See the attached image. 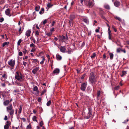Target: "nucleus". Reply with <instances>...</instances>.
Returning a JSON list of instances; mask_svg holds the SVG:
<instances>
[{
    "mask_svg": "<svg viewBox=\"0 0 129 129\" xmlns=\"http://www.w3.org/2000/svg\"><path fill=\"white\" fill-rule=\"evenodd\" d=\"M100 15L101 16L103 19H105V17L104 16V11L102 10V9H101L100 10Z\"/></svg>",
    "mask_w": 129,
    "mask_h": 129,
    "instance_id": "11",
    "label": "nucleus"
},
{
    "mask_svg": "<svg viewBox=\"0 0 129 129\" xmlns=\"http://www.w3.org/2000/svg\"><path fill=\"white\" fill-rule=\"evenodd\" d=\"M56 58L57 60H61L62 59L61 56L58 54H56Z\"/></svg>",
    "mask_w": 129,
    "mask_h": 129,
    "instance_id": "17",
    "label": "nucleus"
},
{
    "mask_svg": "<svg viewBox=\"0 0 129 129\" xmlns=\"http://www.w3.org/2000/svg\"><path fill=\"white\" fill-rule=\"evenodd\" d=\"M4 18L3 17H2L0 18V22H2L4 21Z\"/></svg>",
    "mask_w": 129,
    "mask_h": 129,
    "instance_id": "51",
    "label": "nucleus"
},
{
    "mask_svg": "<svg viewBox=\"0 0 129 129\" xmlns=\"http://www.w3.org/2000/svg\"><path fill=\"white\" fill-rule=\"evenodd\" d=\"M43 125V121H41L40 123V125L41 127H42V125Z\"/></svg>",
    "mask_w": 129,
    "mask_h": 129,
    "instance_id": "49",
    "label": "nucleus"
},
{
    "mask_svg": "<svg viewBox=\"0 0 129 129\" xmlns=\"http://www.w3.org/2000/svg\"><path fill=\"white\" fill-rule=\"evenodd\" d=\"M22 75L20 72L19 74V72L18 71H17L16 72L15 78L18 81H20L21 79L22 78Z\"/></svg>",
    "mask_w": 129,
    "mask_h": 129,
    "instance_id": "3",
    "label": "nucleus"
},
{
    "mask_svg": "<svg viewBox=\"0 0 129 129\" xmlns=\"http://www.w3.org/2000/svg\"><path fill=\"white\" fill-rule=\"evenodd\" d=\"M33 90L34 91H37L38 90V88L36 86H35L34 87Z\"/></svg>",
    "mask_w": 129,
    "mask_h": 129,
    "instance_id": "37",
    "label": "nucleus"
},
{
    "mask_svg": "<svg viewBox=\"0 0 129 129\" xmlns=\"http://www.w3.org/2000/svg\"><path fill=\"white\" fill-rule=\"evenodd\" d=\"M105 9L107 10H109L110 9V6L108 5H105Z\"/></svg>",
    "mask_w": 129,
    "mask_h": 129,
    "instance_id": "35",
    "label": "nucleus"
},
{
    "mask_svg": "<svg viewBox=\"0 0 129 129\" xmlns=\"http://www.w3.org/2000/svg\"><path fill=\"white\" fill-rule=\"evenodd\" d=\"M42 99L40 98H39L38 99V101L39 102H40L41 101Z\"/></svg>",
    "mask_w": 129,
    "mask_h": 129,
    "instance_id": "64",
    "label": "nucleus"
},
{
    "mask_svg": "<svg viewBox=\"0 0 129 129\" xmlns=\"http://www.w3.org/2000/svg\"><path fill=\"white\" fill-rule=\"evenodd\" d=\"M39 32L38 31H36L35 33V35L36 36L39 35Z\"/></svg>",
    "mask_w": 129,
    "mask_h": 129,
    "instance_id": "55",
    "label": "nucleus"
},
{
    "mask_svg": "<svg viewBox=\"0 0 129 129\" xmlns=\"http://www.w3.org/2000/svg\"><path fill=\"white\" fill-rule=\"evenodd\" d=\"M111 30L108 31V33L109 35V39L112 40V35L111 34Z\"/></svg>",
    "mask_w": 129,
    "mask_h": 129,
    "instance_id": "23",
    "label": "nucleus"
},
{
    "mask_svg": "<svg viewBox=\"0 0 129 129\" xmlns=\"http://www.w3.org/2000/svg\"><path fill=\"white\" fill-rule=\"evenodd\" d=\"M89 80L90 83L92 84V86H94L93 84H95L96 82L97 81L96 77H95L92 78H89Z\"/></svg>",
    "mask_w": 129,
    "mask_h": 129,
    "instance_id": "4",
    "label": "nucleus"
},
{
    "mask_svg": "<svg viewBox=\"0 0 129 129\" xmlns=\"http://www.w3.org/2000/svg\"><path fill=\"white\" fill-rule=\"evenodd\" d=\"M121 50V48H117L116 49V52L117 53H120Z\"/></svg>",
    "mask_w": 129,
    "mask_h": 129,
    "instance_id": "39",
    "label": "nucleus"
},
{
    "mask_svg": "<svg viewBox=\"0 0 129 129\" xmlns=\"http://www.w3.org/2000/svg\"><path fill=\"white\" fill-rule=\"evenodd\" d=\"M44 12V8H42L41 10L39 12V13L40 14H43Z\"/></svg>",
    "mask_w": 129,
    "mask_h": 129,
    "instance_id": "22",
    "label": "nucleus"
},
{
    "mask_svg": "<svg viewBox=\"0 0 129 129\" xmlns=\"http://www.w3.org/2000/svg\"><path fill=\"white\" fill-rule=\"evenodd\" d=\"M114 18L118 20L120 22H121L122 21V20L119 17L116 16L114 17Z\"/></svg>",
    "mask_w": 129,
    "mask_h": 129,
    "instance_id": "31",
    "label": "nucleus"
},
{
    "mask_svg": "<svg viewBox=\"0 0 129 129\" xmlns=\"http://www.w3.org/2000/svg\"><path fill=\"white\" fill-rule=\"evenodd\" d=\"M101 93V91L100 90H98L97 91V93L96 95L97 98L98 99L99 98L100 96V95Z\"/></svg>",
    "mask_w": 129,
    "mask_h": 129,
    "instance_id": "25",
    "label": "nucleus"
},
{
    "mask_svg": "<svg viewBox=\"0 0 129 129\" xmlns=\"http://www.w3.org/2000/svg\"><path fill=\"white\" fill-rule=\"evenodd\" d=\"M60 72V70L59 69H56L53 72V73L56 74H58Z\"/></svg>",
    "mask_w": 129,
    "mask_h": 129,
    "instance_id": "15",
    "label": "nucleus"
},
{
    "mask_svg": "<svg viewBox=\"0 0 129 129\" xmlns=\"http://www.w3.org/2000/svg\"><path fill=\"white\" fill-rule=\"evenodd\" d=\"M10 101L9 100L5 101L4 102V104L5 106L7 105L9 103Z\"/></svg>",
    "mask_w": 129,
    "mask_h": 129,
    "instance_id": "19",
    "label": "nucleus"
},
{
    "mask_svg": "<svg viewBox=\"0 0 129 129\" xmlns=\"http://www.w3.org/2000/svg\"><path fill=\"white\" fill-rule=\"evenodd\" d=\"M58 37L59 38V41H60L62 43L65 42L66 41H67L69 39L68 37L67 36V34L66 35V37L62 35H59Z\"/></svg>",
    "mask_w": 129,
    "mask_h": 129,
    "instance_id": "2",
    "label": "nucleus"
},
{
    "mask_svg": "<svg viewBox=\"0 0 129 129\" xmlns=\"http://www.w3.org/2000/svg\"><path fill=\"white\" fill-rule=\"evenodd\" d=\"M67 52H68L69 54H70L72 52V51L71 50H69Z\"/></svg>",
    "mask_w": 129,
    "mask_h": 129,
    "instance_id": "60",
    "label": "nucleus"
},
{
    "mask_svg": "<svg viewBox=\"0 0 129 129\" xmlns=\"http://www.w3.org/2000/svg\"><path fill=\"white\" fill-rule=\"evenodd\" d=\"M39 67H37L34 69L32 71V72L33 73L35 74L36 72L39 70Z\"/></svg>",
    "mask_w": 129,
    "mask_h": 129,
    "instance_id": "12",
    "label": "nucleus"
},
{
    "mask_svg": "<svg viewBox=\"0 0 129 129\" xmlns=\"http://www.w3.org/2000/svg\"><path fill=\"white\" fill-rule=\"evenodd\" d=\"M5 13V14L8 16L10 17L11 16V15L10 14V11L9 8H8L6 10Z\"/></svg>",
    "mask_w": 129,
    "mask_h": 129,
    "instance_id": "8",
    "label": "nucleus"
},
{
    "mask_svg": "<svg viewBox=\"0 0 129 129\" xmlns=\"http://www.w3.org/2000/svg\"><path fill=\"white\" fill-rule=\"evenodd\" d=\"M40 6H36L35 7V10L36 11H38L40 10Z\"/></svg>",
    "mask_w": 129,
    "mask_h": 129,
    "instance_id": "28",
    "label": "nucleus"
},
{
    "mask_svg": "<svg viewBox=\"0 0 129 129\" xmlns=\"http://www.w3.org/2000/svg\"><path fill=\"white\" fill-rule=\"evenodd\" d=\"M85 76V74H83L81 77V79H84Z\"/></svg>",
    "mask_w": 129,
    "mask_h": 129,
    "instance_id": "62",
    "label": "nucleus"
},
{
    "mask_svg": "<svg viewBox=\"0 0 129 129\" xmlns=\"http://www.w3.org/2000/svg\"><path fill=\"white\" fill-rule=\"evenodd\" d=\"M119 86H117L115 87L114 89L115 90H118L119 89Z\"/></svg>",
    "mask_w": 129,
    "mask_h": 129,
    "instance_id": "45",
    "label": "nucleus"
},
{
    "mask_svg": "<svg viewBox=\"0 0 129 129\" xmlns=\"http://www.w3.org/2000/svg\"><path fill=\"white\" fill-rule=\"evenodd\" d=\"M121 51L122 52H123L124 53H126V51L125 50V49H122V48H121Z\"/></svg>",
    "mask_w": 129,
    "mask_h": 129,
    "instance_id": "46",
    "label": "nucleus"
},
{
    "mask_svg": "<svg viewBox=\"0 0 129 129\" xmlns=\"http://www.w3.org/2000/svg\"><path fill=\"white\" fill-rule=\"evenodd\" d=\"M33 119L34 121H36L37 122V117L36 116H34L33 118Z\"/></svg>",
    "mask_w": 129,
    "mask_h": 129,
    "instance_id": "36",
    "label": "nucleus"
},
{
    "mask_svg": "<svg viewBox=\"0 0 129 129\" xmlns=\"http://www.w3.org/2000/svg\"><path fill=\"white\" fill-rule=\"evenodd\" d=\"M47 22V19H46L43 22V23L44 25H45L46 23Z\"/></svg>",
    "mask_w": 129,
    "mask_h": 129,
    "instance_id": "48",
    "label": "nucleus"
},
{
    "mask_svg": "<svg viewBox=\"0 0 129 129\" xmlns=\"http://www.w3.org/2000/svg\"><path fill=\"white\" fill-rule=\"evenodd\" d=\"M100 29V28L99 27H98V29H97L95 30V32L96 33L99 32V31Z\"/></svg>",
    "mask_w": 129,
    "mask_h": 129,
    "instance_id": "56",
    "label": "nucleus"
},
{
    "mask_svg": "<svg viewBox=\"0 0 129 129\" xmlns=\"http://www.w3.org/2000/svg\"><path fill=\"white\" fill-rule=\"evenodd\" d=\"M82 20L86 24H87L89 23L88 20L86 18H83Z\"/></svg>",
    "mask_w": 129,
    "mask_h": 129,
    "instance_id": "21",
    "label": "nucleus"
},
{
    "mask_svg": "<svg viewBox=\"0 0 129 129\" xmlns=\"http://www.w3.org/2000/svg\"><path fill=\"white\" fill-rule=\"evenodd\" d=\"M34 46H35V45L33 43L31 44L30 45V47H34Z\"/></svg>",
    "mask_w": 129,
    "mask_h": 129,
    "instance_id": "63",
    "label": "nucleus"
},
{
    "mask_svg": "<svg viewBox=\"0 0 129 129\" xmlns=\"http://www.w3.org/2000/svg\"><path fill=\"white\" fill-rule=\"evenodd\" d=\"M74 16L73 15H71L70 17V19L72 21L74 18Z\"/></svg>",
    "mask_w": 129,
    "mask_h": 129,
    "instance_id": "42",
    "label": "nucleus"
},
{
    "mask_svg": "<svg viewBox=\"0 0 129 129\" xmlns=\"http://www.w3.org/2000/svg\"><path fill=\"white\" fill-rule=\"evenodd\" d=\"M54 30V28H52L51 29L50 31L51 32L53 31Z\"/></svg>",
    "mask_w": 129,
    "mask_h": 129,
    "instance_id": "61",
    "label": "nucleus"
},
{
    "mask_svg": "<svg viewBox=\"0 0 129 129\" xmlns=\"http://www.w3.org/2000/svg\"><path fill=\"white\" fill-rule=\"evenodd\" d=\"M41 57L43 59L42 61L40 62V63L41 64H43L44 63V60H45V58L43 56H42Z\"/></svg>",
    "mask_w": 129,
    "mask_h": 129,
    "instance_id": "29",
    "label": "nucleus"
},
{
    "mask_svg": "<svg viewBox=\"0 0 129 129\" xmlns=\"http://www.w3.org/2000/svg\"><path fill=\"white\" fill-rule=\"evenodd\" d=\"M31 60H32V62L33 63H37V62H39L37 59H32Z\"/></svg>",
    "mask_w": 129,
    "mask_h": 129,
    "instance_id": "26",
    "label": "nucleus"
},
{
    "mask_svg": "<svg viewBox=\"0 0 129 129\" xmlns=\"http://www.w3.org/2000/svg\"><path fill=\"white\" fill-rule=\"evenodd\" d=\"M112 28L115 32H116L117 31V29L114 25L112 26Z\"/></svg>",
    "mask_w": 129,
    "mask_h": 129,
    "instance_id": "40",
    "label": "nucleus"
},
{
    "mask_svg": "<svg viewBox=\"0 0 129 129\" xmlns=\"http://www.w3.org/2000/svg\"><path fill=\"white\" fill-rule=\"evenodd\" d=\"M22 105H20V108H19V111H18V113L19 114H20L21 112V111H22Z\"/></svg>",
    "mask_w": 129,
    "mask_h": 129,
    "instance_id": "30",
    "label": "nucleus"
},
{
    "mask_svg": "<svg viewBox=\"0 0 129 129\" xmlns=\"http://www.w3.org/2000/svg\"><path fill=\"white\" fill-rule=\"evenodd\" d=\"M11 124V122L9 123H7L6 124V125L9 127V126Z\"/></svg>",
    "mask_w": 129,
    "mask_h": 129,
    "instance_id": "53",
    "label": "nucleus"
},
{
    "mask_svg": "<svg viewBox=\"0 0 129 129\" xmlns=\"http://www.w3.org/2000/svg\"><path fill=\"white\" fill-rule=\"evenodd\" d=\"M88 116H86V118L88 119L91 117L92 115V109L90 108H88Z\"/></svg>",
    "mask_w": 129,
    "mask_h": 129,
    "instance_id": "7",
    "label": "nucleus"
},
{
    "mask_svg": "<svg viewBox=\"0 0 129 129\" xmlns=\"http://www.w3.org/2000/svg\"><path fill=\"white\" fill-rule=\"evenodd\" d=\"M31 32V31L30 30H28L26 33L25 35L27 37H29L30 36Z\"/></svg>",
    "mask_w": 129,
    "mask_h": 129,
    "instance_id": "16",
    "label": "nucleus"
},
{
    "mask_svg": "<svg viewBox=\"0 0 129 129\" xmlns=\"http://www.w3.org/2000/svg\"><path fill=\"white\" fill-rule=\"evenodd\" d=\"M23 29L24 28L23 27H21V26H20V28L18 30V32L19 33V35H20L22 33V32L21 31H23Z\"/></svg>",
    "mask_w": 129,
    "mask_h": 129,
    "instance_id": "18",
    "label": "nucleus"
},
{
    "mask_svg": "<svg viewBox=\"0 0 129 129\" xmlns=\"http://www.w3.org/2000/svg\"><path fill=\"white\" fill-rule=\"evenodd\" d=\"M51 104V101L50 100L47 102V103L46 105L47 106H49Z\"/></svg>",
    "mask_w": 129,
    "mask_h": 129,
    "instance_id": "41",
    "label": "nucleus"
},
{
    "mask_svg": "<svg viewBox=\"0 0 129 129\" xmlns=\"http://www.w3.org/2000/svg\"><path fill=\"white\" fill-rule=\"evenodd\" d=\"M92 90V89L90 87H87L86 89V91L88 93H90L91 92Z\"/></svg>",
    "mask_w": 129,
    "mask_h": 129,
    "instance_id": "20",
    "label": "nucleus"
},
{
    "mask_svg": "<svg viewBox=\"0 0 129 129\" xmlns=\"http://www.w3.org/2000/svg\"><path fill=\"white\" fill-rule=\"evenodd\" d=\"M106 24H107L108 27V31L110 30V27L109 25L106 23Z\"/></svg>",
    "mask_w": 129,
    "mask_h": 129,
    "instance_id": "50",
    "label": "nucleus"
},
{
    "mask_svg": "<svg viewBox=\"0 0 129 129\" xmlns=\"http://www.w3.org/2000/svg\"><path fill=\"white\" fill-rule=\"evenodd\" d=\"M7 112H9L11 115L13 114L14 112V110L13 109V107L12 104H10L6 108Z\"/></svg>",
    "mask_w": 129,
    "mask_h": 129,
    "instance_id": "1",
    "label": "nucleus"
},
{
    "mask_svg": "<svg viewBox=\"0 0 129 129\" xmlns=\"http://www.w3.org/2000/svg\"><path fill=\"white\" fill-rule=\"evenodd\" d=\"M96 56V54L95 53H93V54L90 57L91 58L93 59Z\"/></svg>",
    "mask_w": 129,
    "mask_h": 129,
    "instance_id": "32",
    "label": "nucleus"
},
{
    "mask_svg": "<svg viewBox=\"0 0 129 129\" xmlns=\"http://www.w3.org/2000/svg\"><path fill=\"white\" fill-rule=\"evenodd\" d=\"M55 22L54 20L53 21L52 23V24H51V26H54V24H55Z\"/></svg>",
    "mask_w": 129,
    "mask_h": 129,
    "instance_id": "52",
    "label": "nucleus"
},
{
    "mask_svg": "<svg viewBox=\"0 0 129 129\" xmlns=\"http://www.w3.org/2000/svg\"><path fill=\"white\" fill-rule=\"evenodd\" d=\"M6 74H4L2 76V77L4 78H6Z\"/></svg>",
    "mask_w": 129,
    "mask_h": 129,
    "instance_id": "58",
    "label": "nucleus"
},
{
    "mask_svg": "<svg viewBox=\"0 0 129 129\" xmlns=\"http://www.w3.org/2000/svg\"><path fill=\"white\" fill-rule=\"evenodd\" d=\"M53 4H51L50 3H48L47 4V7L46 9H47V11L51 7L53 6Z\"/></svg>",
    "mask_w": 129,
    "mask_h": 129,
    "instance_id": "14",
    "label": "nucleus"
},
{
    "mask_svg": "<svg viewBox=\"0 0 129 129\" xmlns=\"http://www.w3.org/2000/svg\"><path fill=\"white\" fill-rule=\"evenodd\" d=\"M31 128V125L30 124L28 125L26 127L27 129H30Z\"/></svg>",
    "mask_w": 129,
    "mask_h": 129,
    "instance_id": "44",
    "label": "nucleus"
},
{
    "mask_svg": "<svg viewBox=\"0 0 129 129\" xmlns=\"http://www.w3.org/2000/svg\"><path fill=\"white\" fill-rule=\"evenodd\" d=\"M18 55L20 56H22L23 55L22 53L21 52H19Z\"/></svg>",
    "mask_w": 129,
    "mask_h": 129,
    "instance_id": "54",
    "label": "nucleus"
},
{
    "mask_svg": "<svg viewBox=\"0 0 129 129\" xmlns=\"http://www.w3.org/2000/svg\"><path fill=\"white\" fill-rule=\"evenodd\" d=\"M87 85V83H83L81 84V89L82 91H84L85 90Z\"/></svg>",
    "mask_w": 129,
    "mask_h": 129,
    "instance_id": "5",
    "label": "nucleus"
},
{
    "mask_svg": "<svg viewBox=\"0 0 129 129\" xmlns=\"http://www.w3.org/2000/svg\"><path fill=\"white\" fill-rule=\"evenodd\" d=\"M9 128V127L8 126H7L6 125H5L4 126V129H8Z\"/></svg>",
    "mask_w": 129,
    "mask_h": 129,
    "instance_id": "59",
    "label": "nucleus"
},
{
    "mask_svg": "<svg viewBox=\"0 0 129 129\" xmlns=\"http://www.w3.org/2000/svg\"><path fill=\"white\" fill-rule=\"evenodd\" d=\"M94 4L92 2L89 1L88 2V5L89 8H92Z\"/></svg>",
    "mask_w": 129,
    "mask_h": 129,
    "instance_id": "13",
    "label": "nucleus"
},
{
    "mask_svg": "<svg viewBox=\"0 0 129 129\" xmlns=\"http://www.w3.org/2000/svg\"><path fill=\"white\" fill-rule=\"evenodd\" d=\"M52 35V33L51 32L46 33V35L48 36H51Z\"/></svg>",
    "mask_w": 129,
    "mask_h": 129,
    "instance_id": "38",
    "label": "nucleus"
},
{
    "mask_svg": "<svg viewBox=\"0 0 129 129\" xmlns=\"http://www.w3.org/2000/svg\"><path fill=\"white\" fill-rule=\"evenodd\" d=\"M22 42V40L21 39H20L17 42V45H20V43H21Z\"/></svg>",
    "mask_w": 129,
    "mask_h": 129,
    "instance_id": "43",
    "label": "nucleus"
},
{
    "mask_svg": "<svg viewBox=\"0 0 129 129\" xmlns=\"http://www.w3.org/2000/svg\"><path fill=\"white\" fill-rule=\"evenodd\" d=\"M46 90L45 89L44 90H43V91L42 92H41V95H43L45 92H46Z\"/></svg>",
    "mask_w": 129,
    "mask_h": 129,
    "instance_id": "47",
    "label": "nucleus"
},
{
    "mask_svg": "<svg viewBox=\"0 0 129 129\" xmlns=\"http://www.w3.org/2000/svg\"><path fill=\"white\" fill-rule=\"evenodd\" d=\"M8 64L11 67H14L15 64V60H13L12 59H11L8 62Z\"/></svg>",
    "mask_w": 129,
    "mask_h": 129,
    "instance_id": "6",
    "label": "nucleus"
},
{
    "mask_svg": "<svg viewBox=\"0 0 129 129\" xmlns=\"http://www.w3.org/2000/svg\"><path fill=\"white\" fill-rule=\"evenodd\" d=\"M9 43V42H5L2 45L3 47H4L5 46L8 45Z\"/></svg>",
    "mask_w": 129,
    "mask_h": 129,
    "instance_id": "27",
    "label": "nucleus"
},
{
    "mask_svg": "<svg viewBox=\"0 0 129 129\" xmlns=\"http://www.w3.org/2000/svg\"><path fill=\"white\" fill-rule=\"evenodd\" d=\"M109 54L110 55V59L111 60L113 59L114 56L113 54L112 53H109Z\"/></svg>",
    "mask_w": 129,
    "mask_h": 129,
    "instance_id": "24",
    "label": "nucleus"
},
{
    "mask_svg": "<svg viewBox=\"0 0 129 129\" xmlns=\"http://www.w3.org/2000/svg\"><path fill=\"white\" fill-rule=\"evenodd\" d=\"M120 2L116 0L114 3V6L117 7H119L120 6Z\"/></svg>",
    "mask_w": 129,
    "mask_h": 129,
    "instance_id": "10",
    "label": "nucleus"
},
{
    "mask_svg": "<svg viewBox=\"0 0 129 129\" xmlns=\"http://www.w3.org/2000/svg\"><path fill=\"white\" fill-rule=\"evenodd\" d=\"M129 120L128 119H127L126 120H125L123 122V123H126L129 121Z\"/></svg>",
    "mask_w": 129,
    "mask_h": 129,
    "instance_id": "57",
    "label": "nucleus"
},
{
    "mask_svg": "<svg viewBox=\"0 0 129 129\" xmlns=\"http://www.w3.org/2000/svg\"><path fill=\"white\" fill-rule=\"evenodd\" d=\"M122 74L121 75V77L123 76L124 75L126 74V71H123L122 72Z\"/></svg>",
    "mask_w": 129,
    "mask_h": 129,
    "instance_id": "34",
    "label": "nucleus"
},
{
    "mask_svg": "<svg viewBox=\"0 0 129 129\" xmlns=\"http://www.w3.org/2000/svg\"><path fill=\"white\" fill-rule=\"evenodd\" d=\"M60 51L63 53H64L66 52V49L65 46H61L59 48Z\"/></svg>",
    "mask_w": 129,
    "mask_h": 129,
    "instance_id": "9",
    "label": "nucleus"
},
{
    "mask_svg": "<svg viewBox=\"0 0 129 129\" xmlns=\"http://www.w3.org/2000/svg\"><path fill=\"white\" fill-rule=\"evenodd\" d=\"M95 77L94 76V73L93 72H92L91 73H90V76L89 78H91V77L92 78V77Z\"/></svg>",
    "mask_w": 129,
    "mask_h": 129,
    "instance_id": "33",
    "label": "nucleus"
}]
</instances>
